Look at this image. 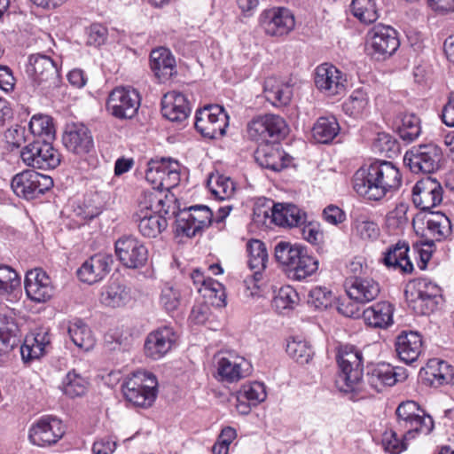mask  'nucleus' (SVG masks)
<instances>
[{"instance_id":"4d7b16f0","label":"nucleus","mask_w":454,"mask_h":454,"mask_svg":"<svg viewBox=\"0 0 454 454\" xmlns=\"http://www.w3.org/2000/svg\"><path fill=\"white\" fill-rule=\"evenodd\" d=\"M405 294L407 299H410L409 294H418V295H429L431 294L433 297L437 295H442V289L441 287L434 283L432 280L421 278L413 280L410 285L407 286V289L405 291Z\"/></svg>"},{"instance_id":"20e7f679","label":"nucleus","mask_w":454,"mask_h":454,"mask_svg":"<svg viewBox=\"0 0 454 454\" xmlns=\"http://www.w3.org/2000/svg\"><path fill=\"white\" fill-rule=\"evenodd\" d=\"M395 414L397 427L403 432L404 440L428 435L434 427L433 418L414 401L402 402L397 406Z\"/></svg>"},{"instance_id":"a18cd8bd","label":"nucleus","mask_w":454,"mask_h":454,"mask_svg":"<svg viewBox=\"0 0 454 454\" xmlns=\"http://www.w3.org/2000/svg\"><path fill=\"white\" fill-rule=\"evenodd\" d=\"M207 185L215 198L220 200L231 199L236 189L234 182L229 176L219 173H212Z\"/></svg>"},{"instance_id":"bb28decb","label":"nucleus","mask_w":454,"mask_h":454,"mask_svg":"<svg viewBox=\"0 0 454 454\" xmlns=\"http://www.w3.org/2000/svg\"><path fill=\"white\" fill-rule=\"evenodd\" d=\"M247 252L248 267L253 271L254 286L259 288V283L262 280L263 271L268 262L265 244L259 239H251L247 243Z\"/></svg>"},{"instance_id":"393cba45","label":"nucleus","mask_w":454,"mask_h":454,"mask_svg":"<svg viewBox=\"0 0 454 454\" xmlns=\"http://www.w3.org/2000/svg\"><path fill=\"white\" fill-rule=\"evenodd\" d=\"M347 294L359 303L373 301L380 294V285L372 278H350L346 281Z\"/></svg>"},{"instance_id":"4468645a","label":"nucleus","mask_w":454,"mask_h":454,"mask_svg":"<svg viewBox=\"0 0 454 454\" xmlns=\"http://www.w3.org/2000/svg\"><path fill=\"white\" fill-rule=\"evenodd\" d=\"M114 248L116 256L126 268H141L148 260L147 247L135 236L125 235L119 238L115 241Z\"/></svg>"},{"instance_id":"a211bd4d","label":"nucleus","mask_w":454,"mask_h":454,"mask_svg":"<svg viewBox=\"0 0 454 454\" xmlns=\"http://www.w3.org/2000/svg\"><path fill=\"white\" fill-rule=\"evenodd\" d=\"M314 82L318 90L332 97L344 92L347 80L336 67L323 63L315 70Z\"/></svg>"},{"instance_id":"f3484780","label":"nucleus","mask_w":454,"mask_h":454,"mask_svg":"<svg viewBox=\"0 0 454 454\" xmlns=\"http://www.w3.org/2000/svg\"><path fill=\"white\" fill-rule=\"evenodd\" d=\"M264 32L270 36H283L289 34L295 26L293 13L286 8L278 7L265 10L260 16Z\"/></svg>"},{"instance_id":"5fc2aeb1","label":"nucleus","mask_w":454,"mask_h":454,"mask_svg":"<svg viewBox=\"0 0 454 454\" xmlns=\"http://www.w3.org/2000/svg\"><path fill=\"white\" fill-rule=\"evenodd\" d=\"M352 13L361 22L372 23L379 18L375 4L372 0H352Z\"/></svg>"},{"instance_id":"bf43d9fd","label":"nucleus","mask_w":454,"mask_h":454,"mask_svg":"<svg viewBox=\"0 0 454 454\" xmlns=\"http://www.w3.org/2000/svg\"><path fill=\"white\" fill-rule=\"evenodd\" d=\"M409 205L401 202L386 215V225L390 231L403 230L409 222Z\"/></svg>"},{"instance_id":"9b49d317","label":"nucleus","mask_w":454,"mask_h":454,"mask_svg":"<svg viewBox=\"0 0 454 454\" xmlns=\"http://www.w3.org/2000/svg\"><path fill=\"white\" fill-rule=\"evenodd\" d=\"M20 158L25 165L34 168L53 169L60 164V153L46 140H35L24 146Z\"/></svg>"},{"instance_id":"5701e85b","label":"nucleus","mask_w":454,"mask_h":454,"mask_svg":"<svg viewBox=\"0 0 454 454\" xmlns=\"http://www.w3.org/2000/svg\"><path fill=\"white\" fill-rule=\"evenodd\" d=\"M63 144L68 151L76 154L88 153L93 148L91 133L82 123L67 125Z\"/></svg>"},{"instance_id":"c03bdc74","label":"nucleus","mask_w":454,"mask_h":454,"mask_svg":"<svg viewBox=\"0 0 454 454\" xmlns=\"http://www.w3.org/2000/svg\"><path fill=\"white\" fill-rule=\"evenodd\" d=\"M396 130L405 143H411L421 134V122L414 114H401L397 118Z\"/></svg>"},{"instance_id":"7ed1b4c3","label":"nucleus","mask_w":454,"mask_h":454,"mask_svg":"<svg viewBox=\"0 0 454 454\" xmlns=\"http://www.w3.org/2000/svg\"><path fill=\"white\" fill-rule=\"evenodd\" d=\"M337 363L340 372L336 385L340 390L346 393L359 390L364 372L362 351L353 345L340 346L337 353Z\"/></svg>"},{"instance_id":"412c9836","label":"nucleus","mask_w":454,"mask_h":454,"mask_svg":"<svg viewBox=\"0 0 454 454\" xmlns=\"http://www.w3.org/2000/svg\"><path fill=\"white\" fill-rule=\"evenodd\" d=\"M25 290L27 297L36 302H44L53 295L51 280L41 269H34L27 272Z\"/></svg>"},{"instance_id":"cd10ccee","label":"nucleus","mask_w":454,"mask_h":454,"mask_svg":"<svg viewBox=\"0 0 454 454\" xmlns=\"http://www.w3.org/2000/svg\"><path fill=\"white\" fill-rule=\"evenodd\" d=\"M150 66L155 76L160 82L168 81L176 74V59L171 51L164 47L152 51Z\"/></svg>"},{"instance_id":"7c9ffc66","label":"nucleus","mask_w":454,"mask_h":454,"mask_svg":"<svg viewBox=\"0 0 454 454\" xmlns=\"http://www.w3.org/2000/svg\"><path fill=\"white\" fill-rule=\"evenodd\" d=\"M257 162L264 168L279 172L291 163V157L279 146L266 145L256 153Z\"/></svg>"},{"instance_id":"0e129e2a","label":"nucleus","mask_w":454,"mask_h":454,"mask_svg":"<svg viewBox=\"0 0 454 454\" xmlns=\"http://www.w3.org/2000/svg\"><path fill=\"white\" fill-rule=\"evenodd\" d=\"M301 226V234L302 239L312 245H318L323 242L324 233L320 229V223L317 222H308L305 223V218L303 219V223L300 224Z\"/></svg>"},{"instance_id":"680f3d73","label":"nucleus","mask_w":454,"mask_h":454,"mask_svg":"<svg viewBox=\"0 0 454 454\" xmlns=\"http://www.w3.org/2000/svg\"><path fill=\"white\" fill-rule=\"evenodd\" d=\"M20 286L18 273L7 265L0 266V293L9 294Z\"/></svg>"},{"instance_id":"f03ea898","label":"nucleus","mask_w":454,"mask_h":454,"mask_svg":"<svg viewBox=\"0 0 454 454\" xmlns=\"http://www.w3.org/2000/svg\"><path fill=\"white\" fill-rule=\"evenodd\" d=\"M275 258L286 267L288 275L294 280L301 281L316 274L319 262L308 253L305 247L288 241H279L275 246Z\"/></svg>"},{"instance_id":"de8ad7c7","label":"nucleus","mask_w":454,"mask_h":454,"mask_svg":"<svg viewBox=\"0 0 454 454\" xmlns=\"http://www.w3.org/2000/svg\"><path fill=\"white\" fill-rule=\"evenodd\" d=\"M213 214L210 208L203 205H196L180 210L179 222L184 223L189 219L193 221L198 232L204 228L208 227L212 222Z\"/></svg>"},{"instance_id":"e2e57ef3","label":"nucleus","mask_w":454,"mask_h":454,"mask_svg":"<svg viewBox=\"0 0 454 454\" xmlns=\"http://www.w3.org/2000/svg\"><path fill=\"white\" fill-rule=\"evenodd\" d=\"M155 199V204L153 205V207L155 208V212L158 215L163 213L164 215H176L178 211L177 200L172 193H162L160 191V196L152 197Z\"/></svg>"},{"instance_id":"774afa93","label":"nucleus","mask_w":454,"mask_h":454,"mask_svg":"<svg viewBox=\"0 0 454 454\" xmlns=\"http://www.w3.org/2000/svg\"><path fill=\"white\" fill-rule=\"evenodd\" d=\"M107 28L98 23L92 24L88 31V43L95 47L101 46L107 39Z\"/></svg>"},{"instance_id":"37998d69","label":"nucleus","mask_w":454,"mask_h":454,"mask_svg":"<svg viewBox=\"0 0 454 454\" xmlns=\"http://www.w3.org/2000/svg\"><path fill=\"white\" fill-rule=\"evenodd\" d=\"M340 129L334 116H322L313 125L312 137L317 143L328 144L339 134Z\"/></svg>"},{"instance_id":"f257e3e1","label":"nucleus","mask_w":454,"mask_h":454,"mask_svg":"<svg viewBox=\"0 0 454 454\" xmlns=\"http://www.w3.org/2000/svg\"><path fill=\"white\" fill-rule=\"evenodd\" d=\"M402 174L391 161L376 160L363 166L354 175L353 187L360 196L378 201L399 190Z\"/></svg>"},{"instance_id":"ddd939ff","label":"nucleus","mask_w":454,"mask_h":454,"mask_svg":"<svg viewBox=\"0 0 454 454\" xmlns=\"http://www.w3.org/2000/svg\"><path fill=\"white\" fill-rule=\"evenodd\" d=\"M140 103L137 90L130 87H117L107 98L106 110L117 119H131L137 114Z\"/></svg>"},{"instance_id":"aec40b11","label":"nucleus","mask_w":454,"mask_h":454,"mask_svg":"<svg viewBox=\"0 0 454 454\" xmlns=\"http://www.w3.org/2000/svg\"><path fill=\"white\" fill-rule=\"evenodd\" d=\"M177 336L169 326L160 327L150 333L145 342L146 356L158 360L171 350L176 341Z\"/></svg>"},{"instance_id":"052dcab7","label":"nucleus","mask_w":454,"mask_h":454,"mask_svg":"<svg viewBox=\"0 0 454 454\" xmlns=\"http://www.w3.org/2000/svg\"><path fill=\"white\" fill-rule=\"evenodd\" d=\"M333 293L325 286L313 287L308 295V304L317 309H325L333 302Z\"/></svg>"},{"instance_id":"ea45409f","label":"nucleus","mask_w":454,"mask_h":454,"mask_svg":"<svg viewBox=\"0 0 454 454\" xmlns=\"http://www.w3.org/2000/svg\"><path fill=\"white\" fill-rule=\"evenodd\" d=\"M68 335L74 344L82 351L91 350L96 340L89 326L81 319H74L68 325Z\"/></svg>"},{"instance_id":"4c0bfd02","label":"nucleus","mask_w":454,"mask_h":454,"mask_svg":"<svg viewBox=\"0 0 454 454\" xmlns=\"http://www.w3.org/2000/svg\"><path fill=\"white\" fill-rule=\"evenodd\" d=\"M132 299L131 290L123 284L114 281L101 293V302L111 308L126 306Z\"/></svg>"},{"instance_id":"603ef678","label":"nucleus","mask_w":454,"mask_h":454,"mask_svg":"<svg viewBox=\"0 0 454 454\" xmlns=\"http://www.w3.org/2000/svg\"><path fill=\"white\" fill-rule=\"evenodd\" d=\"M411 306L419 315H429L437 309L439 304L442 301V295L432 296L409 294Z\"/></svg>"},{"instance_id":"c85d7f7f","label":"nucleus","mask_w":454,"mask_h":454,"mask_svg":"<svg viewBox=\"0 0 454 454\" xmlns=\"http://www.w3.org/2000/svg\"><path fill=\"white\" fill-rule=\"evenodd\" d=\"M409 251L410 247L406 242L398 241L383 253L381 261L389 269L399 270L402 273H411L414 267L408 256Z\"/></svg>"},{"instance_id":"2f4dec72","label":"nucleus","mask_w":454,"mask_h":454,"mask_svg":"<svg viewBox=\"0 0 454 454\" xmlns=\"http://www.w3.org/2000/svg\"><path fill=\"white\" fill-rule=\"evenodd\" d=\"M250 363L244 357H222L218 361L217 372L223 380L235 382L249 374Z\"/></svg>"},{"instance_id":"f8f14e48","label":"nucleus","mask_w":454,"mask_h":454,"mask_svg":"<svg viewBox=\"0 0 454 454\" xmlns=\"http://www.w3.org/2000/svg\"><path fill=\"white\" fill-rule=\"evenodd\" d=\"M367 43L370 54L377 60L392 56L400 46L396 30L383 24H377L368 31Z\"/></svg>"},{"instance_id":"864d4df0","label":"nucleus","mask_w":454,"mask_h":454,"mask_svg":"<svg viewBox=\"0 0 454 454\" xmlns=\"http://www.w3.org/2000/svg\"><path fill=\"white\" fill-rule=\"evenodd\" d=\"M299 302L298 293L290 286H282L274 297L272 306L279 313L294 308Z\"/></svg>"},{"instance_id":"69168bd1","label":"nucleus","mask_w":454,"mask_h":454,"mask_svg":"<svg viewBox=\"0 0 454 454\" xmlns=\"http://www.w3.org/2000/svg\"><path fill=\"white\" fill-rule=\"evenodd\" d=\"M408 441L403 439V434L399 438L396 432L391 430L384 434L382 443L386 451L391 454H399L407 449Z\"/></svg>"},{"instance_id":"f704fd0d","label":"nucleus","mask_w":454,"mask_h":454,"mask_svg":"<svg viewBox=\"0 0 454 454\" xmlns=\"http://www.w3.org/2000/svg\"><path fill=\"white\" fill-rule=\"evenodd\" d=\"M133 218L137 223L139 232L146 238H156L168 226L166 218L158 214L141 211L137 212Z\"/></svg>"},{"instance_id":"6e6552de","label":"nucleus","mask_w":454,"mask_h":454,"mask_svg":"<svg viewBox=\"0 0 454 454\" xmlns=\"http://www.w3.org/2000/svg\"><path fill=\"white\" fill-rule=\"evenodd\" d=\"M228 120L229 116L223 106L207 105L196 111L194 125L202 137L216 139L225 134Z\"/></svg>"},{"instance_id":"58836bf2","label":"nucleus","mask_w":454,"mask_h":454,"mask_svg":"<svg viewBox=\"0 0 454 454\" xmlns=\"http://www.w3.org/2000/svg\"><path fill=\"white\" fill-rule=\"evenodd\" d=\"M426 235L432 238L426 245L432 247L434 241H441L451 233V223L448 216L441 212L432 213L427 220Z\"/></svg>"},{"instance_id":"4be33fe9","label":"nucleus","mask_w":454,"mask_h":454,"mask_svg":"<svg viewBox=\"0 0 454 454\" xmlns=\"http://www.w3.org/2000/svg\"><path fill=\"white\" fill-rule=\"evenodd\" d=\"M113 257L98 254L86 260L77 270L79 279L92 285L102 280L111 270Z\"/></svg>"},{"instance_id":"13d9d810","label":"nucleus","mask_w":454,"mask_h":454,"mask_svg":"<svg viewBox=\"0 0 454 454\" xmlns=\"http://www.w3.org/2000/svg\"><path fill=\"white\" fill-rule=\"evenodd\" d=\"M266 398L265 387L262 383L254 381L245 384L238 391V400H247L254 406L264 401Z\"/></svg>"},{"instance_id":"09e8293b","label":"nucleus","mask_w":454,"mask_h":454,"mask_svg":"<svg viewBox=\"0 0 454 454\" xmlns=\"http://www.w3.org/2000/svg\"><path fill=\"white\" fill-rule=\"evenodd\" d=\"M369 98L363 90H355L342 105L344 113L351 117L359 118L367 111Z\"/></svg>"},{"instance_id":"338daca9","label":"nucleus","mask_w":454,"mask_h":454,"mask_svg":"<svg viewBox=\"0 0 454 454\" xmlns=\"http://www.w3.org/2000/svg\"><path fill=\"white\" fill-rule=\"evenodd\" d=\"M358 302L355 301L348 295L347 298H340L337 301L336 309L338 312L347 317H358L360 315Z\"/></svg>"},{"instance_id":"c756f323","label":"nucleus","mask_w":454,"mask_h":454,"mask_svg":"<svg viewBox=\"0 0 454 454\" xmlns=\"http://www.w3.org/2000/svg\"><path fill=\"white\" fill-rule=\"evenodd\" d=\"M394 306L388 301L377 302L363 311L365 324L372 328L387 329L393 325Z\"/></svg>"},{"instance_id":"473e14b6","label":"nucleus","mask_w":454,"mask_h":454,"mask_svg":"<svg viewBox=\"0 0 454 454\" xmlns=\"http://www.w3.org/2000/svg\"><path fill=\"white\" fill-rule=\"evenodd\" d=\"M263 92L265 98L277 107L287 106L293 97L291 85L276 77H269L265 80Z\"/></svg>"},{"instance_id":"1a4fd4ad","label":"nucleus","mask_w":454,"mask_h":454,"mask_svg":"<svg viewBox=\"0 0 454 454\" xmlns=\"http://www.w3.org/2000/svg\"><path fill=\"white\" fill-rule=\"evenodd\" d=\"M11 186L18 197L31 200L49 191L53 186V180L50 176L27 169L15 175Z\"/></svg>"},{"instance_id":"6e6d98bb","label":"nucleus","mask_w":454,"mask_h":454,"mask_svg":"<svg viewBox=\"0 0 454 454\" xmlns=\"http://www.w3.org/2000/svg\"><path fill=\"white\" fill-rule=\"evenodd\" d=\"M286 353L301 364H308L312 358L313 351L304 340L293 339L286 345Z\"/></svg>"},{"instance_id":"e433bc0d","label":"nucleus","mask_w":454,"mask_h":454,"mask_svg":"<svg viewBox=\"0 0 454 454\" xmlns=\"http://www.w3.org/2000/svg\"><path fill=\"white\" fill-rule=\"evenodd\" d=\"M20 342V329L14 318L0 314V355L10 352Z\"/></svg>"},{"instance_id":"0eeeda50","label":"nucleus","mask_w":454,"mask_h":454,"mask_svg":"<svg viewBox=\"0 0 454 454\" xmlns=\"http://www.w3.org/2000/svg\"><path fill=\"white\" fill-rule=\"evenodd\" d=\"M442 156V149L435 144H423L407 151L403 162L413 173L432 174L440 168Z\"/></svg>"},{"instance_id":"39448f33","label":"nucleus","mask_w":454,"mask_h":454,"mask_svg":"<svg viewBox=\"0 0 454 454\" xmlns=\"http://www.w3.org/2000/svg\"><path fill=\"white\" fill-rule=\"evenodd\" d=\"M158 381L147 372L137 371L122 384L125 400L135 407L149 408L157 396Z\"/></svg>"},{"instance_id":"423d86ee","label":"nucleus","mask_w":454,"mask_h":454,"mask_svg":"<svg viewBox=\"0 0 454 454\" xmlns=\"http://www.w3.org/2000/svg\"><path fill=\"white\" fill-rule=\"evenodd\" d=\"M26 73L31 85L41 92L55 88L60 82L57 64L49 56L36 53L28 58Z\"/></svg>"},{"instance_id":"c9c22d12","label":"nucleus","mask_w":454,"mask_h":454,"mask_svg":"<svg viewBox=\"0 0 454 454\" xmlns=\"http://www.w3.org/2000/svg\"><path fill=\"white\" fill-rule=\"evenodd\" d=\"M352 217V230L361 239L376 240L380 237V227L368 213L356 210Z\"/></svg>"},{"instance_id":"a878e982","label":"nucleus","mask_w":454,"mask_h":454,"mask_svg":"<svg viewBox=\"0 0 454 454\" xmlns=\"http://www.w3.org/2000/svg\"><path fill=\"white\" fill-rule=\"evenodd\" d=\"M395 351L406 364L415 362L422 351V337L417 332L403 331L395 340Z\"/></svg>"},{"instance_id":"3c124183","label":"nucleus","mask_w":454,"mask_h":454,"mask_svg":"<svg viewBox=\"0 0 454 454\" xmlns=\"http://www.w3.org/2000/svg\"><path fill=\"white\" fill-rule=\"evenodd\" d=\"M372 146L374 153L387 158H394L400 152L398 142L386 132L378 133Z\"/></svg>"},{"instance_id":"8fccbe9b","label":"nucleus","mask_w":454,"mask_h":454,"mask_svg":"<svg viewBox=\"0 0 454 454\" xmlns=\"http://www.w3.org/2000/svg\"><path fill=\"white\" fill-rule=\"evenodd\" d=\"M159 302L168 313L177 310L182 302L180 287L176 285L166 283L161 288Z\"/></svg>"},{"instance_id":"6ab92c4d","label":"nucleus","mask_w":454,"mask_h":454,"mask_svg":"<svg viewBox=\"0 0 454 454\" xmlns=\"http://www.w3.org/2000/svg\"><path fill=\"white\" fill-rule=\"evenodd\" d=\"M442 200V187L435 179L427 176L416 183L412 189V201L423 211L437 207Z\"/></svg>"},{"instance_id":"dca6fc26","label":"nucleus","mask_w":454,"mask_h":454,"mask_svg":"<svg viewBox=\"0 0 454 454\" xmlns=\"http://www.w3.org/2000/svg\"><path fill=\"white\" fill-rule=\"evenodd\" d=\"M64 434L61 420L47 416L41 418L30 427L28 439L34 445L44 447L55 444Z\"/></svg>"},{"instance_id":"79ce46f5","label":"nucleus","mask_w":454,"mask_h":454,"mask_svg":"<svg viewBox=\"0 0 454 454\" xmlns=\"http://www.w3.org/2000/svg\"><path fill=\"white\" fill-rule=\"evenodd\" d=\"M51 343V337L46 330H39L31 340L26 339L20 347V354L25 362L41 357L45 348Z\"/></svg>"},{"instance_id":"2eb2a0df","label":"nucleus","mask_w":454,"mask_h":454,"mask_svg":"<svg viewBox=\"0 0 454 454\" xmlns=\"http://www.w3.org/2000/svg\"><path fill=\"white\" fill-rule=\"evenodd\" d=\"M408 377L403 367H394L387 363H380L367 367L365 375L368 385L376 392H382L385 387L403 381Z\"/></svg>"},{"instance_id":"a19ab883","label":"nucleus","mask_w":454,"mask_h":454,"mask_svg":"<svg viewBox=\"0 0 454 454\" xmlns=\"http://www.w3.org/2000/svg\"><path fill=\"white\" fill-rule=\"evenodd\" d=\"M89 387V380L74 369L63 378L60 389L67 397L74 399L84 396Z\"/></svg>"},{"instance_id":"b1692460","label":"nucleus","mask_w":454,"mask_h":454,"mask_svg":"<svg viewBox=\"0 0 454 454\" xmlns=\"http://www.w3.org/2000/svg\"><path fill=\"white\" fill-rule=\"evenodd\" d=\"M187 98L178 91H169L161 99L162 115L171 121H183L190 114Z\"/></svg>"},{"instance_id":"49530a36","label":"nucleus","mask_w":454,"mask_h":454,"mask_svg":"<svg viewBox=\"0 0 454 454\" xmlns=\"http://www.w3.org/2000/svg\"><path fill=\"white\" fill-rule=\"evenodd\" d=\"M28 129L34 137L42 138V141H51L55 138L53 119L47 114H34L28 123Z\"/></svg>"},{"instance_id":"72a5a7b5","label":"nucleus","mask_w":454,"mask_h":454,"mask_svg":"<svg viewBox=\"0 0 454 454\" xmlns=\"http://www.w3.org/2000/svg\"><path fill=\"white\" fill-rule=\"evenodd\" d=\"M271 218L279 226L294 227L303 223L305 214L294 204L277 203L271 208Z\"/></svg>"},{"instance_id":"9d476101","label":"nucleus","mask_w":454,"mask_h":454,"mask_svg":"<svg viewBox=\"0 0 454 454\" xmlns=\"http://www.w3.org/2000/svg\"><path fill=\"white\" fill-rule=\"evenodd\" d=\"M247 135L250 139L268 143L283 138L288 131L285 120L279 115L265 114L254 118L247 124Z\"/></svg>"}]
</instances>
